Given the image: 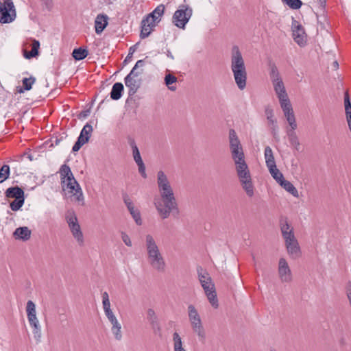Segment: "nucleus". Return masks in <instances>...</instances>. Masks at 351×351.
Segmentation results:
<instances>
[{
    "label": "nucleus",
    "instance_id": "obj_9",
    "mask_svg": "<svg viewBox=\"0 0 351 351\" xmlns=\"http://www.w3.org/2000/svg\"><path fill=\"white\" fill-rule=\"evenodd\" d=\"M192 9L188 5H180L173 16V23L180 29H184L192 16Z\"/></svg>",
    "mask_w": 351,
    "mask_h": 351
},
{
    "label": "nucleus",
    "instance_id": "obj_50",
    "mask_svg": "<svg viewBox=\"0 0 351 351\" xmlns=\"http://www.w3.org/2000/svg\"><path fill=\"white\" fill-rule=\"evenodd\" d=\"M121 239L127 246H132V241L130 237L125 232H121Z\"/></svg>",
    "mask_w": 351,
    "mask_h": 351
},
{
    "label": "nucleus",
    "instance_id": "obj_52",
    "mask_svg": "<svg viewBox=\"0 0 351 351\" xmlns=\"http://www.w3.org/2000/svg\"><path fill=\"white\" fill-rule=\"evenodd\" d=\"M138 45V43H137L136 44H135L130 47L129 53L130 56H132L133 53L136 51Z\"/></svg>",
    "mask_w": 351,
    "mask_h": 351
},
{
    "label": "nucleus",
    "instance_id": "obj_15",
    "mask_svg": "<svg viewBox=\"0 0 351 351\" xmlns=\"http://www.w3.org/2000/svg\"><path fill=\"white\" fill-rule=\"evenodd\" d=\"M76 185L77 186L73 183H66V184H65L66 189L69 190V193L72 194V200L77 204L83 206L84 204V197L77 182Z\"/></svg>",
    "mask_w": 351,
    "mask_h": 351
},
{
    "label": "nucleus",
    "instance_id": "obj_47",
    "mask_svg": "<svg viewBox=\"0 0 351 351\" xmlns=\"http://www.w3.org/2000/svg\"><path fill=\"white\" fill-rule=\"evenodd\" d=\"M287 134L289 137L290 143L293 145H299V141L295 133L293 130L287 131Z\"/></svg>",
    "mask_w": 351,
    "mask_h": 351
},
{
    "label": "nucleus",
    "instance_id": "obj_38",
    "mask_svg": "<svg viewBox=\"0 0 351 351\" xmlns=\"http://www.w3.org/2000/svg\"><path fill=\"white\" fill-rule=\"evenodd\" d=\"M173 341L174 351H186L182 347V339L176 332L173 335Z\"/></svg>",
    "mask_w": 351,
    "mask_h": 351
},
{
    "label": "nucleus",
    "instance_id": "obj_45",
    "mask_svg": "<svg viewBox=\"0 0 351 351\" xmlns=\"http://www.w3.org/2000/svg\"><path fill=\"white\" fill-rule=\"evenodd\" d=\"M25 202V197L24 198H20V199H15L14 201H12L10 204V208L13 211H17L19 210L24 204Z\"/></svg>",
    "mask_w": 351,
    "mask_h": 351
},
{
    "label": "nucleus",
    "instance_id": "obj_55",
    "mask_svg": "<svg viewBox=\"0 0 351 351\" xmlns=\"http://www.w3.org/2000/svg\"><path fill=\"white\" fill-rule=\"evenodd\" d=\"M320 4V5L322 7V8H325L326 6V0H317Z\"/></svg>",
    "mask_w": 351,
    "mask_h": 351
},
{
    "label": "nucleus",
    "instance_id": "obj_13",
    "mask_svg": "<svg viewBox=\"0 0 351 351\" xmlns=\"http://www.w3.org/2000/svg\"><path fill=\"white\" fill-rule=\"evenodd\" d=\"M146 319L148 322L154 335L161 336L162 328L158 317L152 308H148L146 311Z\"/></svg>",
    "mask_w": 351,
    "mask_h": 351
},
{
    "label": "nucleus",
    "instance_id": "obj_32",
    "mask_svg": "<svg viewBox=\"0 0 351 351\" xmlns=\"http://www.w3.org/2000/svg\"><path fill=\"white\" fill-rule=\"evenodd\" d=\"M264 156L265 159L266 165L267 167L276 165L273 151L269 146H267L265 148Z\"/></svg>",
    "mask_w": 351,
    "mask_h": 351
},
{
    "label": "nucleus",
    "instance_id": "obj_11",
    "mask_svg": "<svg viewBox=\"0 0 351 351\" xmlns=\"http://www.w3.org/2000/svg\"><path fill=\"white\" fill-rule=\"evenodd\" d=\"M188 315L193 332L199 337L204 338L205 332L201 317L195 307L192 304L188 306Z\"/></svg>",
    "mask_w": 351,
    "mask_h": 351
},
{
    "label": "nucleus",
    "instance_id": "obj_21",
    "mask_svg": "<svg viewBox=\"0 0 351 351\" xmlns=\"http://www.w3.org/2000/svg\"><path fill=\"white\" fill-rule=\"evenodd\" d=\"M108 321L110 322L112 325L111 331L114 335V337L116 340L121 341L122 339V332H121V325L117 319L116 316L114 313L106 316Z\"/></svg>",
    "mask_w": 351,
    "mask_h": 351
},
{
    "label": "nucleus",
    "instance_id": "obj_16",
    "mask_svg": "<svg viewBox=\"0 0 351 351\" xmlns=\"http://www.w3.org/2000/svg\"><path fill=\"white\" fill-rule=\"evenodd\" d=\"M278 274L282 282H290L292 280V274L287 261L280 258L278 263Z\"/></svg>",
    "mask_w": 351,
    "mask_h": 351
},
{
    "label": "nucleus",
    "instance_id": "obj_54",
    "mask_svg": "<svg viewBox=\"0 0 351 351\" xmlns=\"http://www.w3.org/2000/svg\"><path fill=\"white\" fill-rule=\"evenodd\" d=\"M132 58V56H130V53H128V56H126L125 59L123 61V63L125 64L128 62L130 61Z\"/></svg>",
    "mask_w": 351,
    "mask_h": 351
},
{
    "label": "nucleus",
    "instance_id": "obj_19",
    "mask_svg": "<svg viewBox=\"0 0 351 351\" xmlns=\"http://www.w3.org/2000/svg\"><path fill=\"white\" fill-rule=\"evenodd\" d=\"M27 319L30 326L36 328L40 326L36 316V305L32 300H28L26 305Z\"/></svg>",
    "mask_w": 351,
    "mask_h": 351
},
{
    "label": "nucleus",
    "instance_id": "obj_30",
    "mask_svg": "<svg viewBox=\"0 0 351 351\" xmlns=\"http://www.w3.org/2000/svg\"><path fill=\"white\" fill-rule=\"evenodd\" d=\"M280 185L282 186L287 192L291 193L293 196L298 197V191L297 189L293 186V184L288 180H286L285 178L279 182Z\"/></svg>",
    "mask_w": 351,
    "mask_h": 351
},
{
    "label": "nucleus",
    "instance_id": "obj_49",
    "mask_svg": "<svg viewBox=\"0 0 351 351\" xmlns=\"http://www.w3.org/2000/svg\"><path fill=\"white\" fill-rule=\"evenodd\" d=\"M86 143L77 138V141L75 143L73 146L72 151L75 152L80 150V149Z\"/></svg>",
    "mask_w": 351,
    "mask_h": 351
},
{
    "label": "nucleus",
    "instance_id": "obj_14",
    "mask_svg": "<svg viewBox=\"0 0 351 351\" xmlns=\"http://www.w3.org/2000/svg\"><path fill=\"white\" fill-rule=\"evenodd\" d=\"M201 285L212 306L215 308H218L219 303L217 297V293L215 291V285L213 283L212 280L206 281V282L201 284Z\"/></svg>",
    "mask_w": 351,
    "mask_h": 351
},
{
    "label": "nucleus",
    "instance_id": "obj_1",
    "mask_svg": "<svg viewBox=\"0 0 351 351\" xmlns=\"http://www.w3.org/2000/svg\"><path fill=\"white\" fill-rule=\"evenodd\" d=\"M157 184L160 197H155L154 204L162 219L169 217L171 213H179L178 205L170 182L163 171L157 173Z\"/></svg>",
    "mask_w": 351,
    "mask_h": 351
},
{
    "label": "nucleus",
    "instance_id": "obj_25",
    "mask_svg": "<svg viewBox=\"0 0 351 351\" xmlns=\"http://www.w3.org/2000/svg\"><path fill=\"white\" fill-rule=\"evenodd\" d=\"M164 12L165 5L163 4H160L152 12L149 14L145 19H148L149 21H152V23H159L161 20V16L164 14Z\"/></svg>",
    "mask_w": 351,
    "mask_h": 351
},
{
    "label": "nucleus",
    "instance_id": "obj_2",
    "mask_svg": "<svg viewBox=\"0 0 351 351\" xmlns=\"http://www.w3.org/2000/svg\"><path fill=\"white\" fill-rule=\"evenodd\" d=\"M230 69L237 87L243 90L247 84V70L242 53L237 45L231 49Z\"/></svg>",
    "mask_w": 351,
    "mask_h": 351
},
{
    "label": "nucleus",
    "instance_id": "obj_17",
    "mask_svg": "<svg viewBox=\"0 0 351 351\" xmlns=\"http://www.w3.org/2000/svg\"><path fill=\"white\" fill-rule=\"evenodd\" d=\"M130 144L132 149L134 160L138 167V171L143 178H146L147 174L145 172V166L141 156L138 148L136 146V143L134 140H131Z\"/></svg>",
    "mask_w": 351,
    "mask_h": 351
},
{
    "label": "nucleus",
    "instance_id": "obj_31",
    "mask_svg": "<svg viewBox=\"0 0 351 351\" xmlns=\"http://www.w3.org/2000/svg\"><path fill=\"white\" fill-rule=\"evenodd\" d=\"M92 132V125L89 123H86L82 128L78 138L84 141L85 143H87L89 141Z\"/></svg>",
    "mask_w": 351,
    "mask_h": 351
},
{
    "label": "nucleus",
    "instance_id": "obj_29",
    "mask_svg": "<svg viewBox=\"0 0 351 351\" xmlns=\"http://www.w3.org/2000/svg\"><path fill=\"white\" fill-rule=\"evenodd\" d=\"M40 43L38 40H34L32 43V49L30 51H24L23 56L26 59H31L38 55Z\"/></svg>",
    "mask_w": 351,
    "mask_h": 351
},
{
    "label": "nucleus",
    "instance_id": "obj_43",
    "mask_svg": "<svg viewBox=\"0 0 351 351\" xmlns=\"http://www.w3.org/2000/svg\"><path fill=\"white\" fill-rule=\"evenodd\" d=\"M10 167L8 165H3L0 169V183H2L9 178Z\"/></svg>",
    "mask_w": 351,
    "mask_h": 351
},
{
    "label": "nucleus",
    "instance_id": "obj_12",
    "mask_svg": "<svg viewBox=\"0 0 351 351\" xmlns=\"http://www.w3.org/2000/svg\"><path fill=\"white\" fill-rule=\"evenodd\" d=\"M284 240L287 252L291 258L293 259L300 258L302 255V252L295 234H291V236L287 237Z\"/></svg>",
    "mask_w": 351,
    "mask_h": 351
},
{
    "label": "nucleus",
    "instance_id": "obj_48",
    "mask_svg": "<svg viewBox=\"0 0 351 351\" xmlns=\"http://www.w3.org/2000/svg\"><path fill=\"white\" fill-rule=\"evenodd\" d=\"M32 332H33L34 337L36 339V341L37 342H40V339H41V335H42L41 326L32 329Z\"/></svg>",
    "mask_w": 351,
    "mask_h": 351
},
{
    "label": "nucleus",
    "instance_id": "obj_24",
    "mask_svg": "<svg viewBox=\"0 0 351 351\" xmlns=\"http://www.w3.org/2000/svg\"><path fill=\"white\" fill-rule=\"evenodd\" d=\"M108 17L106 14H99L97 16L95 21V32L97 34H101L108 25Z\"/></svg>",
    "mask_w": 351,
    "mask_h": 351
},
{
    "label": "nucleus",
    "instance_id": "obj_10",
    "mask_svg": "<svg viewBox=\"0 0 351 351\" xmlns=\"http://www.w3.org/2000/svg\"><path fill=\"white\" fill-rule=\"evenodd\" d=\"M16 16V10L12 0H3L0 2V23H10Z\"/></svg>",
    "mask_w": 351,
    "mask_h": 351
},
{
    "label": "nucleus",
    "instance_id": "obj_57",
    "mask_svg": "<svg viewBox=\"0 0 351 351\" xmlns=\"http://www.w3.org/2000/svg\"><path fill=\"white\" fill-rule=\"evenodd\" d=\"M167 57L170 58L171 59L173 60L174 59V57L172 55L171 52L169 51V50H167Z\"/></svg>",
    "mask_w": 351,
    "mask_h": 351
},
{
    "label": "nucleus",
    "instance_id": "obj_20",
    "mask_svg": "<svg viewBox=\"0 0 351 351\" xmlns=\"http://www.w3.org/2000/svg\"><path fill=\"white\" fill-rule=\"evenodd\" d=\"M60 173L61 177V181L63 184V188L65 186L66 183H73L77 184V181L75 179L70 167L67 165H62L60 169Z\"/></svg>",
    "mask_w": 351,
    "mask_h": 351
},
{
    "label": "nucleus",
    "instance_id": "obj_6",
    "mask_svg": "<svg viewBox=\"0 0 351 351\" xmlns=\"http://www.w3.org/2000/svg\"><path fill=\"white\" fill-rule=\"evenodd\" d=\"M65 219L73 237L80 246H83L84 245V234L74 210H68L65 214Z\"/></svg>",
    "mask_w": 351,
    "mask_h": 351
},
{
    "label": "nucleus",
    "instance_id": "obj_8",
    "mask_svg": "<svg viewBox=\"0 0 351 351\" xmlns=\"http://www.w3.org/2000/svg\"><path fill=\"white\" fill-rule=\"evenodd\" d=\"M269 75L272 82L274 88L279 101L288 99V95L287 93L284 83L280 77L278 68L275 64H272L270 66Z\"/></svg>",
    "mask_w": 351,
    "mask_h": 351
},
{
    "label": "nucleus",
    "instance_id": "obj_36",
    "mask_svg": "<svg viewBox=\"0 0 351 351\" xmlns=\"http://www.w3.org/2000/svg\"><path fill=\"white\" fill-rule=\"evenodd\" d=\"M88 50L82 47L75 49L72 53L73 58L76 60H84L88 56Z\"/></svg>",
    "mask_w": 351,
    "mask_h": 351
},
{
    "label": "nucleus",
    "instance_id": "obj_23",
    "mask_svg": "<svg viewBox=\"0 0 351 351\" xmlns=\"http://www.w3.org/2000/svg\"><path fill=\"white\" fill-rule=\"evenodd\" d=\"M280 228L283 239H287V237L294 234L293 228L289 223L287 217L280 218Z\"/></svg>",
    "mask_w": 351,
    "mask_h": 351
},
{
    "label": "nucleus",
    "instance_id": "obj_5",
    "mask_svg": "<svg viewBox=\"0 0 351 351\" xmlns=\"http://www.w3.org/2000/svg\"><path fill=\"white\" fill-rule=\"evenodd\" d=\"M235 169L243 189L248 197H253L254 195V187L247 163L243 162L236 165Z\"/></svg>",
    "mask_w": 351,
    "mask_h": 351
},
{
    "label": "nucleus",
    "instance_id": "obj_41",
    "mask_svg": "<svg viewBox=\"0 0 351 351\" xmlns=\"http://www.w3.org/2000/svg\"><path fill=\"white\" fill-rule=\"evenodd\" d=\"M36 82L34 77H30L29 78L25 77L23 80V88H21L19 90V93H23L24 90H29L32 88L33 84Z\"/></svg>",
    "mask_w": 351,
    "mask_h": 351
},
{
    "label": "nucleus",
    "instance_id": "obj_56",
    "mask_svg": "<svg viewBox=\"0 0 351 351\" xmlns=\"http://www.w3.org/2000/svg\"><path fill=\"white\" fill-rule=\"evenodd\" d=\"M333 68L337 70L339 69V63L337 61H334L332 63Z\"/></svg>",
    "mask_w": 351,
    "mask_h": 351
},
{
    "label": "nucleus",
    "instance_id": "obj_42",
    "mask_svg": "<svg viewBox=\"0 0 351 351\" xmlns=\"http://www.w3.org/2000/svg\"><path fill=\"white\" fill-rule=\"evenodd\" d=\"M198 278L201 284L206 282V281L212 280L211 277L208 273L203 269L202 267L197 269Z\"/></svg>",
    "mask_w": 351,
    "mask_h": 351
},
{
    "label": "nucleus",
    "instance_id": "obj_34",
    "mask_svg": "<svg viewBox=\"0 0 351 351\" xmlns=\"http://www.w3.org/2000/svg\"><path fill=\"white\" fill-rule=\"evenodd\" d=\"M102 304L103 308L105 313L106 316H108L112 313V311L110 308V302L109 300L108 293L105 291L102 293Z\"/></svg>",
    "mask_w": 351,
    "mask_h": 351
},
{
    "label": "nucleus",
    "instance_id": "obj_26",
    "mask_svg": "<svg viewBox=\"0 0 351 351\" xmlns=\"http://www.w3.org/2000/svg\"><path fill=\"white\" fill-rule=\"evenodd\" d=\"M32 232L28 227H19L17 228L13 233L14 237L16 239H20L23 241H27L31 237Z\"/></svg>",
    "mask_w": 351,
    "mask_h": 351
},
{
    "label": "nucleus",
    "instance_id": "obj_4",
    "mask_svg": "<svg viewBox=\"0 0 351 351\" xmlns=\"http://www.w3.org/2000/svg\"><path fill=\"white\" fill-rule=\"evenodd\" d=\"M145 65L144 60H138L132 68L130 73L125 77V84L128 88V95L133 96L136 93L141 86V80L136 79L141 74L143 73V70L142 68Z\"/></svg>",
    "mask_w": 351,
    "mask_h": 351
},
{
    "label": "nucleus",
    "instance_id": "obj_18",
    "mask_svg": "<svg viewBox=\"0 0 351 351\" xmlns=\"http://www.w3.org/2000/svg\"><path fill=\"white\" fill-rule=\"evenodd\" d=\"M293 37L295 43L299 45L303 46L306 43V37L304 29L302 25L297 21H293L292 23Z\"/></svg>",
    "mask_w": 351,
    "mask_h": 351
},
{
    "label": "nucleus",
    "instance_id": "obj_33",
    "mask_svg": "<svg viewBox=\"0 0 351 351\" xmlns=\"http://www.w3.org/2000/svg\"><path fill=\"white\" fill-rule=\"evenodd\" d=\"M149 22L148 19H144L141 21V31L140 36L142 39H144L149 36V34L152 32V30L153 29L152 27H151V25L147 24Z\"/></svg>",
    "mask_w": 351,
    "mask_h": 351
},
{
    "label": "nucleus",
    "instance_id": "obj_39",
    "mask_svg": "<svg viewBox=\"0 0 351 351\" xmlns=\"http://www.w3.org/2000/svg\"><path fill=\"white\" fill-rule=\"evenodd\" d=\"M265 115L267 119L270 124L273 125V132L275 134V132L277 129L276 120L274 119V112L273 110L269 107L265 108Z\"/></svg>",
    "mask_w": 351,
    "mask_h": 351
},
{
    "label": "nucleus",
    "instance_id": "obj_44",
    "mask_svg": "<svg viewBox=\"0 0 351 351\" xmlns=\"http://www.w3.org/2000/svg\"><path fill=\"white\" fill-rule=\"evenodd\" d=\"M282 1L293 10L300 9L302 5L300 0H282Z\"/></svg>",
    "mask_w": 351,
    "mask_h": 351
},
{
    "label": "nucleus",
    "instance_id": "obj_3",
    "mask_svg": "<svg viewBox=\"0 0 351 351\" xmlns=\"http://www.w3.org/2000/svg\"><path fill=\"white\" fill-rule=\"evenodd\" d=\"M145 242L148 263L154 270L164 272L166 268L165 260L155 239L151 234H147Z\"/></svg>",
    "mask_w": 351,
    "mask_h": 351
},
{
    "label": "nucleus",
    "instance_id": "obj_58",
    "mask_svg": "<svg viewBox=\"0 0 351 351\" xmlns=\"http://www.w3.org/2000/svg\"><path fill=\"white\" fill-rule=\"evenodd\" d=\"M156 23H158V22H153V24H152V21H149V22L147 24H148V25L150 24L151 27L154 28L156 26Z\"/></svg>",
    "mask_w": 351,
    "mask_h": 351
},
{
    "label": "nucleus",
    "instance_id": "obj_35",
    "mask_svg": "<svg viewBox=\"0 0 351 351\" xmlns=\"http://www.w3.org/2000/svg\"><path fill=\"white\" fill-rule=\"evenodd\" d=\"M279 101L285 117L293 114V108L289 98Z\"/></svg>",
    "mask_w": 351,
    "mask_h": 351
},
{
    "label": "nucleus",
    "instance_id": "obj_22",
    "mask_svg": "<svg viewBox=\"0 0 351 351\" xmlns=\"http://www.w3.org/2000/svg\"><path fill=\"white\" fill-rule=\"evenodd\" d=\"M123 200H124L125 204L127 206L128 210L130 211V213L131 214L134 220L135 221L136 223L138 226L141 225L142 219H141V213H140L139 210L138 209L135 208L133 203L132 202V201L128 196H125L124 197Z\"/></svg>",
    "mask_w": 351,
    "mask_h": 351
},
{
    "label": "nucleus",
    "instance_id": "obj_7",
    "mask_svg": "<svg viewBox=\"0 0 351 351\" xmlns=\"http://www.w3.org/2000/svg\"><path fill=\"white\" fill-rule=\"evenodd\" d=\"M229 138L232 158L234 162L235 165L245 162L242 145L237 135V133L233 129H231L229 132Z\"/></svg>",
    "mask_w": 351,
    "mask_h": 351
},
{
    "label": "nucleus",
    "instance_id": "obj_40",
    "mask_svg": "<svg viewBox=\"0 0 351 351\" xmlns=\"http://www.w3.org/2000/svg\"><path fill=\"white\" fill-rule=\"evenodd\" d=\"M177 82V77L172 74H167L165 77V82L168 88L172 91L176 90V86H173V84H175Z\"/></svg>",
    "mask_w": 351,
    "mask_h": 351
},
{
    "label": "nucleus",
    "instance_id": "obj_53",
    "mask_svg": "<svg viewBox=\"0 0 351 351\" xmlns=\"http://www.w3.org/2000/svg\"><path fill=\"white\" fill-rule=\"evenodd\" d=\"M90 114V110H84V111H82L80 112V117H86L87 116H88Z\"/></svg>",
    "mask_w": 351,
    "mask_h": 351
},
{
    "label": "nucleus",
    "instance_id": "obj_51",
    "mask_svg": "<svg viewBox=\"0 0 351 351\" xmlns=\"http://www.w3.org/2000/svg\"><path fill=\"white\" fill-rule=\"evenodd\" d=\"M346 295L349 301V304L351 308V285L349 286L346 290Z\"/></svg>",
    "mask_w": 351,
    "mask_h": 351
},
{
    "label": "nucleus",
    "instance_id": "obj_28",
    "mask_svg": "<svg viewBox=\"0 0 351 351\" xmlns=\"http://www.w3.org/2000/svg\"><path fill=\"white\" fill-rule=\"evenodd\" d=\"M124 87L122 83L117 82L113 84L111 92L110 97L113 100H118L122 96Z\"/></svg>",
    "mask_w": 351,
    "mask_h": 351
},
{
    "label": "nucleus",
    "instance_id": "obj_37",
    "mask_svg": "<svg viewBox=\"0 0 351 351\" xmlns=\"http://www.w3.org/2000/svg\"><path fill=\"white\" fill-rule=\"evenodd\" d=\"M267 168L271 176L274 178V179L276 180L278 183H279L282 180H283V174L278 170V169L276 167V165L268 167Z\"/></svg>",
    "mask_w": 351,
    "mask_h": 351
},
{
    "label": "nucleus",
    "instance_id": "obj_59",
    "mask_svg": "<svg viewBox=\"0 0 351 351\" xmlns=\"http://www.w3.org/2000/svg\"><path fill=\"white\" fill-rule=\"evenodd\" d=\"M269 351H277V350L276 349H274V348H271V349L269 350Z\"/></svg>",
    "mask_w": 351,
    "mask_h": 351
},
{
    "label": "nucleus",
    "instance_id": "obj_27",
    "mask_svg": "<svg viewBox=\"0 0 351 351\" xmlns=\"http://www.w3.org/2000/svg\"><path fill=\"white\" fill-rule=\"evenodd\" d=\"M5 193L8 198L20 199L25 197L24 191L18 186L7 189Z\"/></svg>",
    "mask_w": 351,
    "mask_h": 351
},
{
    "label": "nucleus",
    "instance_id": "obj_46",
    "mask_svg": "<svg viewBox=\"0 0 351 351\" xmlns=\"http://www.w3.org/2000/svg\"><path fill=\"white\" fill-rule=\"evenodd\" d=\"M292 130H295L297 128V123L294 113L285 117Z\"/></svg>",
    "mask_w": 351,
    "mask_h": 351
}]
</instances>
